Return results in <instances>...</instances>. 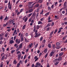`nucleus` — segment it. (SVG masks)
<instances>
[{"mask_svg": "<svg viewBox=\"0 0 67 67\" xmlns=\"http://www.w3.org/2000/svg\"><path fill=\"white\" fill-rule=\"evenodd\" d=\"M33 32L35 33V35L34 36V37L37 38L38 37L41 36V34H39L37 33V30H36V25H35L34 27Z\"/></svg>", "mask_w": 67, "mask_h": 67, "instance_id": "obj_1", "label": "nucleus"}, {"mask_svg": "<svg viewBox=\"0 0 67 67\" xmlns=\"http://www.w3.org/2000/svg\"><path fill=\"white\" fill-rule=\"evenodd\" d=\"M23 41H24V39L23 37H21V40H20L18 38H16L15 40V42L16 43L18 44H19L20 43V42H23Z\"/></svg>", "mask_w": 67, "mask_h": 67, "instance_id": "obj_2", "label": "nucleus"}, {"mask_svg": "<svg viewBox=\"0 0 67 67\" xmlns=\"http://www.w3.org/2000/svg\"><path fill=\"white\" fill-rule=\"evenodd\" d=\"M62 59V57H59L58 58H57L54 60V61L56 62H60L61 60Z\"/></svg>", "mask_w": 67, "mask_h": 67, "instance_id": "obj_3", "label": "nucleus"}, {"mask_svg": "<svg viewBox=\"0 0 67 67\" xmlns=\"http://www.w3.org/2000/svg\"><path fill=\"white\" fill-rule=\"evenodd\" d=\"M22 54L20 53L18 55V60H19L20 59V58H21V55Z\"/></svg>", "mask_w": 67, "mask_h": 67, "instance_id": "obj_4", "label": "nucleus"}, {"mask_svg": "<svg viewBox=\"0 0 67 67\" xmlns=\"http://www.w3.org/2000/svg\"><path fill=\"white\" fill-rule=\"evenodd\" d=\"M33 3V2H29V5H28V7L30 8H32V7L31 6V4Z\"/></svg>", "mask_w": 67, "mask_h": 67, "instance_id": "obj_5", "label": "nucleus"}, {"mask_svg": "<svg viewBox=\"0 0 67 67\" xmlns=\"http://www.w3.org/2000/svg\"><path fill=\"white\" fill-rule=\"evenodd\" d=\"M13 22H14V21H13L12 20L10 19L9 20V24H12Z\"/></svg>", "mask_w": 67, "mask_h": 67, "instance_id": "obj_6", "label": "nucleus"}, {"mask_svg": "<svg viewBox=\"0 0 67 67\" xmlns=\"http://www.w3.org/2000/svg\"><path fill=\"white\" fill-rule=\"evenodd\" d=\"M33 9L32 8L29 9V10H28L29 13H31V12H33Z\"/></svg>", "mask_w": 67, "mask_h": 67, "instance_id": "obj_7", "label": "nucleus"}, {"mask_svg": "<svg viewBox=\"0 0 67 67\" xmlns=\"http://www.w3.org/2000/svg\"><path fill=\"white\" fill-rule=\"evenodd\" d=\"M8 7H9V9H10V10H12V4H8Z\"/></svg>", "mask_w": 67, "mask_h": 67, "instance_id": "obj_8", "label": "nucleus"}, {"mask_svg": "<svg viewBox=\"0 0 67 67\" xmlns=\"http://www.w3.org/2000/svg\"><path fill=\"white\" fill-rule=\"evenodd\" d=\"M54 54V52L53 51H52L50 53L49 56H53V54Z\"/></svg>", "mask_w": 67, "mask_h": 67, "instance_id": "obj_9", "label": "nucleus"}, {"mask_svg": "<svg viewBox=\"0 0 67 67\" xmlns=\"http://www.w3.org/2000/svg\"><path fill=\"white\" fill-rule=\"evenodd\" d=\"M38 58H37V56H35L34 57V59H35V62H36V61H37V60L38 59Z\"/></svg>", "mask_w": 67, "mask_h": 67, "instance_id": "obj_10", "label": "nucleus"}, {"mask_svg": "<svg viewBox=\"0 0 67 67\" xmlns=\"http://www.w3.org/2000/svg\"><path fill=\"white\" fill-rule=\"evenodd\" d=\"M43 0H38V2L39 3H43Z\"/></svg>", "mask_w": 67, "mask_h": 67, "instance_id": "obj_11", "label": "nucleus"}, {"mask_svg": "<svg viewBox=\"0 0 67 67\" xmlns=\"http://www.w3.org/2000/svg\"><path fill=\"white\" fill-rule=\"evenodd\" d=\"M47 49L48 48H45L44 50V52L45 53H46L47 52Z\"/></svg>", "mask_w": 67, "mask_h": 67, "instance_id": "obj_12", "label": "nucleus"}, {"mask_svg": "<svg viewBox=\"0 0 67 67\" xmlns=\"http://www.w3.org/2000/svg\"><path fill=\"white\" fill-rule=\"evenodd\" d=\"M63 54H64V53L63 52H61L59 54V56L60 57H61Z\"/></svg>", "mask_w": 67, "mask_h": 67, "instance_id": "obj_13", "label": "nucleus"}, {"mask_svg": "<svg viewBox=\"0 0 67 67\" xmlns=\"http://www.w3.org/2000/svg\"><path fill=\"white\" fill-rule=\"evenodd\" d=\"M27 19H28V18L27 17L25 18V19L24 20L25 22H26L27 21Z\"/></svg>", "mask_w": 67, "mask_h": 67, "instance_id": "obj_14", "label": "nucleus"}, {"mask_svg": "<svg viewBox=\"0 0 67 67\" xmlns=\"http://www.w3.org/2000/svg\"><path fill=\"white\" fill-rule=\"evenodd\" d=\"M38 62H37L36 63V65L35 66V67H38Z\"/></svg>", "mask_w": 67, "mask_h": 67, "instance_id": "obj_15", "label": "nucleus"}, {"mask_svg": "<svg viewBox=\"0 0 67 67\" xmlns=\"http://www.w3.org/2000/svg\"><path fill=\"white\" fill-rule=\"evenodd\" d=\"M26 25L25 24L24 25V26H23L22 29H23V30H25V27H26Z\"/></svg>", "mask_w": 67, "mask_h": 67, "instance_id": "obj_16", "label": "nucleus"}, {"mask_svg": "<svg viewBox=\"0 0 67 67\" xmlns=\"http://www.w3.org/2000/svg\"><path fill=\"white\" fill-rule=\"evenodd\" d=\"M53 32H54V31H52L51 33H50V34L49 35V36H51L52 35H53Z\"/></svg>", "mask_w": 67, "mask_h": 67, "instance_id": "obj_17", "label": "nucleus"}, {"mask_svg": "<svg viewBox=\"0 0 67 67\" xmlns=\"http://www.w3.org/2000/svg\"><path fill=\"white\" fill-rule=\"evenodd\" d=\"M52 47L53 49H55V44H53L52 45Z\"/></svg>", "mask_w": 67, "mask_h": 67, "instance_id": "obj_18", "label": "nucleus"}, {"mask_svg": "<svg viewBox=\"0 0 67 67\" xmlns=\"http://www.w3.org/2000/svg\"><path fill=\"white\" fill-rule=\"evenodd\" d=\"M60 45V43L59 42H57V43H56V45L58 46H59Z\"/></svg>", "mask_w": 67, "mask_h": 67, "instance_id": "obj_19", "label": "nucleus"}, {"mask_svg": "<svg viewBox=\"0 0 67 67\" xmlns=\"http://www.w3.org/2000/svg\"><path fill=\"white\" fill-rule=\"evenodd\" d=\"M32 46H33V43H31V44H29V47L30 48H31L32 47Z\"/></svg>", "mask_w": 67, "mask_h": 67, "instance_id": "obj_20", "label": "nucleus"}, {"mask_svg": "<svg viewBox=\"0 0 67 67\" xmlns=\"http://www.w3.org/2000/svg\"><path fill=\"white\" fill-rule=\"evenodd\" d=\"M25 41L26 42H29V40H27L26 38H25Z\"/></svg>", "mask_w": 67, "mask_h": 67, "instance_id": "obj_21", "label": "nucleus"}, {"mask_svg": "<svg viewBox=\"0 0 67 67\" xmlns=\"http://www.w3.org/2000/svg\"><path fill=\"white\" fill-rule=\"evenodd\" d=\"M14 43V41L13 40H11L10 41V44H12L13 43Z\"/></svg>", "mask_w": 67, "mask_h": 67, "instance_id": "obj_22", "label": "nucleus"}, {"mask_svg": "<svg viewBox=\"0 0 67 67\" xmlns=\"http://www.w3.org/2000/svg\"><path fill=\"white\" fill-rule=\"evenodd\" d=\"M48 47H49V48H51L52 47V46H51V44H48Z\"/></svg>", "mask_w": 67, "mask_h": 67, "instance_id": "obj_23", "label": "nucleus"}, {"mask_svg": "<svg viewBox=\"0 0 67 67\" xmlns=\"http://www.w3.org/2000/svg\"><path fill=\"white\" fill-rule=\"evenodd\" d=\"M17 63V62L16 60H14L13 62V64H16Z\"/></svg>", "mask_w": 67, "mask_h": 67, "instance_id": "obj_24", "label": "nucleus"}, {"mask_svg": "<svg viewBox=\"0 0 67 67\" xmlns=\"http://www.w3.org/2000/svg\"><path fill=\"white\" fill-rule=\"evenodd\" d=\"M66 5H67V2H65L64 4V7H66Z\"/></svg>", "mask_w": 67, "mask_h": 67, "instance_id": "obj_25", "label": "nucleus"}, {"mask_svg": "<svg viewBox=\"0 0 67 67\" xmlns=\"http://www.w3.org/2000/svg\"><path fill=\"white\" fill-rule=\"evenodd\" d=\"M35 14H32V16H31V18H33L34 17H35Z\"/></svg>", "mask_w": 67, "mask_h": 67, "instance_id": "obj_26", "label": "nucleus"}, {"mask_svg": "<svg viewBox=\"0 0 67 67\" xmlns=\"http://www.w3.org/2000/svg\"><path fill=\"white\" fill-rule=\"evenodd\" d=\"M32 13H31L28 16V18H30V17L31 16V15H32Z\"/></svg>", "mask_w": 67, "mask_h": 67, "instance_id": "obj_27", "label": "nucleus"}, {"mask_svg": "<svg viewBox=\"0 0 67 67\" xmlns=\"http://www.w3.org/2000/svg\"><path fill=\"white\" fill-rule=\"evenodd\" d=\"M16 32V30H15L14 32V34H13V35H15V33Z\"/></svg>", "mask_w": 67, "mask_h": 67, "instance_id": "obj_28", "label": "nucleus"}, {"mask_svg": "<svg viewBox=\"0 0 67 67\" xmlns=\"http://www.w3.org/2000/svg\"><path fill=\"white\" fill-rule=\"evenodd\" d=\"M54 4H53V5L52 4V5L51 6V8L52 9H53L54 8Z\"/></svg>", "mask_w": 67, "mask_h": 67, "instance_id": "obj_29", "label": "nucleus"}, {"mask_svg": "<svg viewBox=\"0 0 67 67\" xmlns=\"http://www.w3.org/2000/svg\"><path fill=\"white\" fill-rule=\"evenodd\" d=\"M57 31H58V29H57L55 30V31H54V34H55L56 33H57Z\"/></svg>", "mask_w": 67, "mask_h": 67, "instance_id": "obj_30", "label": "nucleus"}, {"mask_svg": "<svg viewBox=\"0 0 67 67\" xmlns=\"http://www.w3.org/2000/svg\"><path fill=\"white\" fill-rule=\"evenodd\" d=\"M60 47V46H57L55 47V48L57 49H59Z\"/></svg>", "mask_w": 67, "mask_h": 67, "instance_id": "obj_31", "label": "nucleus"}, {"mask_svg": "<svg viewBox=\"0 0 67 67\" xmlns=\"http://www.w3.org/2000/svg\"><path fill=\"white\" fill-rule=\"evenodd\" d=\"M55 19H59V17H57L56 15L55 16Z\"/></svg>", "mask_w": 67, "mask_h": 67, "instance_id": "obj_32", "label": "nucleus"}, {"mask_svg": "<svg viewBox=\"0 0 67 67\" xmlns=\"http://www.w3.org/2000/svg\"><path fill=\"white\" fill-rule=\"evenodd\" d=\"M4 59V56H3L2 58L1 59V60H3V59Z\"/></svg>", "mask_w": 67, "mask_h": 67, "instance_id": "obj_33", "label": "nucleus"}, {"mask_svg": "<svg viewBox=\"0 0 67 67\" xmlns=\"http://www.w3.org/2000/svg\"><path fill=\"white\" fill-rule=\"evenodd\" d=\"M40 28V26L39 25H37L36 27V29H38Z\"/></svg>", "mask_w": 67, "mask_h": 67, "instance_id": "obj_34", "label": "nucleus"}, {"mask_svg": "<svg viewBox=\"0 0 67 67\" xmlns=\"http://www.w3.org/2000/svg\"><path fill=\"white\" fill-rule=\"evenodd\" d=\"M45 42H46V40H45V39H44L42 42V43L43 44H45Z\"/></svg>", "mask_w": 67, "mask_h": 67, "instance_id": "obj_35", "label": "nucleus"}, {"mask_svg": "<svg viewBox=\"0 0 67 67\" xmlns=\"http://www.w3.org/2000/svg\"><path fill=\"white\" fill-rule=\"evenodd\" d=\"M24 9L22 8L20 10V12L21 13V12H22L23 11H24Z\"/></svg>", "mask_w": 67, "mask_h": 67, "instance_id": "obj_36", "label": "nucleus"}, {"mask_svg": "<svg viewBox=\"0 0 67 67\" xmlns=\"http://www.w3.org/2000/svg\"><path fill=\"white\" fill-rule=\"evenodd\" d=\"M20 63H18L17 65V67H19L20 65Z\"/></svg>", "mask_w": 67, "mask_h": 67, "instance_id": "obj_37", "label": "nucleus"}, {"mask_svg": "<svg viewBox=\"0 0 67 67\" xmlns=\"http://www.w3.org/2000/svg\"><path fill=\"white\" fill-rule=\"evenodd\" d=\"M39 4H37L36 5L35 7H37L39 6Z\"/></svg>", "mask_w": 67, "mask_h": 67, "instance_id": "obj_38", "label": "nucleus"}, {"mask_svg": "<svg viewBox=\"0 0 67 67\" xmlns=\"http://www.w3.org/2000/svg\"><path fill=\"white\" fill-rule=\"evenodd\" d=\"M15 51V50H13L12 51L11 53H12V54H13V53H14V52Z\"/></svg>", "mask_w": 67, "mask_h": 67, "instance_id": "obj_39", "label": "nucleus"}, {"mask_svg": "<svg viewBox=\"0 0 67 67\" xmlns=\"http://www.w3.org/2000/svg\"><path fill=\"white\" fill-rule=\"evenodd\" d=\"M49 13H48V12L46 13L45 15V16H47V15H48L49 14Z\"/></svg>", "mask_w": 67, "mask_h": 67, "instance_id": "obj_40", "label": "nucleus"}, {"mask_svg": "<svg viewBox=\"0 0 67 67\" xmlns=\"http://www.w3.org/2000/svg\"><path fill=\"white\" fill-rule=\"evenodd\" d=\"M8 18V17H7V16H5V17L4 19V21H6V20H7V18Z\"/></svg>", "mask_w": 67, "mask_h": 67, "instance_id": "obj_41", "label": "nucleus"}, {"mask_svg": "<svg viewBox=\"0 0 67 67\" xmlns=\"http://www.w3.org/2000/svg\"><path fill=\"white\" fill-rule=\"evenodd\" d=\"M38 24H42V23H43L42 22H41V21H39L38 22Z\"/></svg>", "mask_w": 67, "mask_h": 67, "instance_id": "obj_42", "label": "nucleus"}, {"mask_svg": "<svg viewBox=\"0 0 67 67\" xmlns=\"http://www.w3.org/2000/svg\"><path fill=\"white\" fill-rule=\"evenodd\" d=\"M47 55H48V53H47L44 56V57L45 58L47 57Z\"/></svg>", "mask_w": 67, "mask_h": 67, "instance_id": "obj_43", "label": "nucleus"}, {"mask_svg": "<svg viewBox=\"0 0 67 67\" xmlns=\"http://www.w3.org/2000/svg\"><path fill=\"white\" fill-rule=\"evenodd\" d=\"M51 25V24L50 23L48 24L47 26V27H49V26Z\"/></svg>", "mask_w": 67, "mask_h": 67, "instance_id": "obj_44", "label": "nucleus"}, {"mask_svg": "<svg viewBox=\"0 0 67 67\" xmlns=\"http://www.w3.org/2000/svg\"><path fill=\"white\" fill-rule=\"evenodd\" d=\"M43 12H44V10H43L41 11V12L40 13V14H42L43 13Z\"/></svg>", "mask_w": 67, "mask_h": 67, "instance_id": "obj_45", "label": "nucleus"}, {"mask_svg": "<svg viewBox=\"0 0 67 67\" xmlns=\"http://www.w3.org/2000/svg\"><path fill=\"white\" fill-rule=\"evenodd\" d=\"M43 37H41L40 38V41H42V40H43Z\"/></svg>", "mask_w": 67, "mask_h": 67, "instance_id": "obj_46", "label": "nucleus"}, {"mask_svg": "<svg viewBox=\"0 0 67 67\" xmlns=\"http://www.w3.org/2000/svg\"><path fill=\"white\" fill-rule=\"evenodd\" d=\"M50 30V27H48L47 29V31H49Z\"/></svg>", "mask_w": 67, "mask_h": 67, "instance_id": "obj_47", "label": "nucleus"}, {"mask_svg": "<svg viewBox=\"0 0 67 67\" xmlns=\"http://www.w3.org/2000/svg\"><path fill=\"white\" fill-rule=\"evenodd\" d=\"M38 44L37 43L36 45L35 46V48H36L37 47V45H38Z\"/></svg>", "mask_w": 67, "mask_h": 67, "instance_id": "obj_48", "label": "nucleus"}, {"mask_svg": "<svg viewBox=\"0 0 67 67\" xmlns=\"http://www.w3.org/2000/svg\"><path fill=\"white\" fill-rule=\"evenodd\" d=\"M26 54L25 55L24 57V59H25L26 58Z\"/></svg>", "mask_w": 67, "mask_h": 67, "instance_id": "obj_49", "label": "nucleus"}, {"mask_svg": "<svg viewBox=\"0 0 67 67\" xmlns=\"http://www.w3.org/2000/svg\"><path fill=\"white\" fill-rule=\"evenodd\" d=\"M20 1V0H18L17 2H16V4H17L18 3H19V2Z\"/></svg>", "mask_w": 67, "mask_h": 67, "instance_id": "obj_50", "label": "nucleus"}, {"mask_svg": "<svg viewBox=\"0 0 67 67\" xmlns=\"http://www.w3.org/2000/svg\"><path fill=\"white\" fill-rule=\"evenodd\" d=\"M19 7H20V8H21V7H23V5L20 4L19 5Z\"/></svg>", "mask_w": 67, "mask_h": 67, "instance_id": "obj_51", "label": "nucleus"}, {"mask_svg": "<svg viewBox=\"0 0 67 67\" xmlns=\"http://www.w3.org/2000/svg\"><path fill=\"white\" fill-rule=\"evenodd\" d=\"M3 36V34H0V37H2V36Z\"/></svg>", "mask_w": 67, "mask_h": 67, "instance_id": "obj_52", "label": "nucleus"}, {"mask_svg": "<svg viewBox=\"0 0 67 67\" xmlns=\"http://www.w3.org/2000/svg\"><path fill=\"white\" fill-rule=\"evenodd\" d=\"M2 49L3 51V52H4V51L5 50V49H4V48L3 47L2 48Z\"/></svg>", "mask_w": 67, "mask_h": 67, "instance_id": "obj_53", "label": "nucleus"}, {"mask_svg": "<svg viewBox=\"0 0 67 67\" xmlns=\"http://www.w3.org/2000/svg\"><path fill=\"white\" fill-rule=\"evenodd\" d=\"M61 30H59L58 31V32L57 33L58 34H59V33L60 32H61Z\"/></svg>", "mask_w": 67, "mask_h": 67, "instance_id": "obj_54", "label": "nucleus"}, {"mask_svg": "<svg viewBox=\"0 0 67 67\" xmlns=\"http://www.w3.org/2000/svg\"><path fill=\"white\" fill-rule=\"evenodd\" d=\"M21 13V12H18V13H17V15H20V13Z\"/></svg>", "mask_w": 67, "mask_h": 67, "instance_id": "obj_55", "label": "nucleus"}, {"mask_svg": "<svg viewBox=\"0 0 67 67\" xmlns=\"http://www.w3.org/2000/svg\"><path fill=\"white\" fill-rule=\"evenodd\" d=\"M48 10H51V7H48Z\"/></svg>", "mask_w": 67, "mask_h": 67, "instance_id": "obj_56", "label": "nucleus"}, {"mask_svg": "<svg viewBox=\"0 0 67 67\" xmlns=\"http://www.w3.org/2000/svg\"><path fill=\"white\" fill-rule=\"evenodd\" d=\"M58 4V3H57V2H55V4H54L55 6H56V5H57Z\"/></svg>", "mask_w": 67, "mask_h": 67, "instance_id": "obj_57", "label": "nucleus"}, {"mask_svg": "<svg viewBox=\"0 0 67 67\" xmlns=\"http://www.w3.org/2000/svg\"><path fill=\"white\" fill-rule=\"evenodd\" d=\"M25 35L26 36H29V35H28V33H26L25 34Z\"/></svg>", "mask_w": 67, "mask_h": 67, "instance_id": "obj_58", "label": "nucleus"}, {"mask_svg": "<svg viewBox=\"0 0 67 67\" xmlns=\"http://www.w3.org/2000/svg\"><path fill=\"white\" fill-rule=\"evenodd\" d=\"M58 63H59V62H57L55 64V66H56V65H57V64H58Z\"/></svg>", "mask_w": 67, "mask_h": 67, "instance_id": "obj_59", "label": "nucleus"}, {"mask_svg": "<svg viewBox=\"0 0 67 67\" xmlns=\"http://www.w3.org/2000/svg\"><path fill=\"white\" fill-rule=\"evenodd\" d=\"M4 2H5V3H8V0H5L4 1Z\"/></svg>", "mask_w": 67, "mask_h": 67, "instance_id": "obj_60", "label": "nucleus"}, {"mask_svg": "<svg viewBox=\"0 0 67 67\" xmlns=\"http://www.w3.org/2000/svg\"><path fill=\"white\" fill-rule=\"evenodd\" d=\"M54 25V22H53L52 23V24L51 25V26H53Z\"/></svg>", "mask_w": 67, "mask_h": 67, "instance_id": "obj_61", "label": "nucleus"}, {"mask_svg": "<svg viewBox=\"0 0 67 67\" xmlns=\"http://www.w3.org/2000/svg\"><path fill=\"white\" fill-rule=\"evenodd\" d=\"M21 52L20 51H18L17 52H16L17 54H19V53H20Z\"/></svg>", "mask_w": 67, "mask_h": 67, "instance_id": "obj_62", "label": "nucleus"}, {"mask_svg": "<svg viewBox=\"0 0 67 67\" xmlns=\"http://www.w3.org/2000/svg\"><path fill=\"white\" fill-rule=\"evenodd\" d=\"M64 24H65V25H66L67 24V22H64Z\"/></svg>", "mask_w": 67, "mask_h": 67, "instance_id": "obj_63", "label": "nucleus"}, {"mask_svg": "<svg viewBox=\"0 0 67 67\" xmlns=\"http://www.w3.org/2000/svg\"><path fill=\"white\" fill-rule=\"evenodd\" d=\"M47 67H49V64H48L47 65Z\"/></svg>", "mask_w": 67, "mask_h": 67, "instance_id": "obj_64", "label": "nucleus"}]
</instances>
